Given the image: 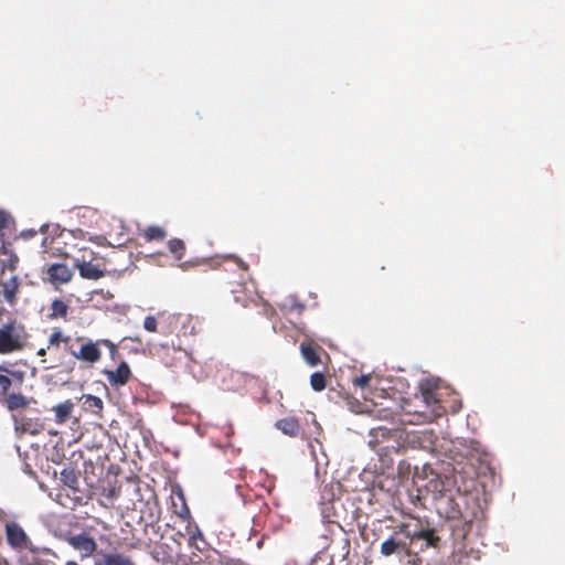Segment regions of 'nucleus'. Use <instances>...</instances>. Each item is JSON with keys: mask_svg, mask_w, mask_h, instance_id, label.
I'll return each mask as SVG.
<instances>
[{"mask_svg": "<svg viewBox=\"0 0 565 565\" xmlns=\"http://www.w3.org/2000/svg\"><path fill=\"white\" fill-rule=\"evenodd\" d=\"M28 334L24 328L15 322L0 327V354L20 351L26 343Z\"/></svg>", "mask_w": 565, "mask_h": 565, "instance_id": "f257e3e1", "label": "nucleus"}, {"mask_svg": "<svg viewBox=\"0 0 565 565\" xmlns=\"http://www.w3.org/2000/svg\"><path fill=\"white\" fill-rule=\"evenodd\" d=\"M6 537L9 546L14 551L39 552L38 545L33 544L22 526L15 522L6 524Z\"/></svg>", "mask_w": 565, "mask_h": 565, "instance_id": "f03ea898", "label": "nucleus"}, {"mask_svg": "<svg viewBox=\"0 0 565 565\" xmlns=\"http://www.w3.org/2000/svg\"><path fill=\"white\" fill-rule=\"evenodd\" d=\"M65 541L79 553L82 559L87 558L97 553V543L92 536L84 532L74 535H68L65 537Z\"/></svg>", "mask_w": 565, "mask_h": 565, "instance_id": "7ed1b4c3", "label": "nucleus"}, {"mask_svg": "<svg viewBox=\"0 0 565 565\" xmlns=\"http://www.w3.org/2000/svg\"><path fill=\"white\" fill-rule=\"evenodd\" d=\"M17 434L38 435L43 429V424L38 418H32L23 413L12 415Z\"/></svg>", "mask_w": 565, "mask_h": 565, "instance_id": "20e7f679", "label": "nucleus"}, {"mask_svg": "<svg viewBox=\"0 0 565 565\" xmlns=\"http://www.w3.org/2000/svg\"><path fill=\"white\" fill-rule=\"evenodd\" d=\"M39 552H29L20 557V565H54L56 554L49 547L38 546Z\"/></svg>", "mask_w": 565, "mask_h": 565, "instance_id": "39448f33", "label": "nucleus"}, {"mask_svg": "<svg viewBox=\"0 0 565 565\" xmlns=\"http://www.w3.org/2000/svg\"><path fill=\"white\" fill-rule=\"evenodd\" d=\"M94 565H136L127 555L117 552L99 551L94 556Z\"/></svg>", "mask_w": 565, "mask_h": 565, "instance_id": "423d86ee", "label": "nucleus"}, {"mask_svg": "<svg viewBox=\"0 0 565 565\" xmlns=\"http://www.w3.org/2000/svg\"><path fill=\"white\" fill-rule=\"evenodd\" d=\"M70 353L75 356L77 360L95 363L97 362L102 352L98 349L97 344L89 341L81 347L78 351L70 349Z\"/></svg>", "mask_w": 565, "mask_h": 565, "instance_id": "0eeeda50", "label": "nucleus"}, {"mask_svg": "<svg viewBox=\"0 0 565 565\" xmlns=\"http://www.w3.org/2000/svg\"><path fill=\"white\" fill-rule=\"evenodd\" d=\"M111 385H125L130 377V369L126 362H121L115 371H105Z\"/></svg>", "mask_w": 565, "mask_h": 565, "instance_id": "6e6552de", "label": "nucleus"}, {"mask_svg": "<svg viewBox=\"0 0 565 565\" xmlns=\"http://www.w3.org/2000/svg\"><path fill=\"white\" fill-rule=\"evenodd\" d=\"M47 275L53 282L64 284L72 278V270L65 264L55 263L49 267Z\"/></svg>", "mask_w": 565, "mask_h": 565, "instance_id": "1a4fd4ad", "label": "nucleus"}, {"mask_svg": "<svg viewBox=\"0 0 565 565\" xmlns=\"http://www.w3.org/2000/svg\"><path fill=\"white\" fill-rule=\"evenodd\" d=\"M76 267L79 275L86 279L97 280L104 276V270L90 262H77Z\"/></svg>", "mask_w": 565, "mask_h": 565, "instance_id": "9d476101", "label": "nucleus"}, {"mask_svg": "<svg viewBox=\"0 0 565 565\" xmlns=\"http://www.w3.org/2000/svg\"><path fill=\"white\" fill-rule=\"evenodd\" d=\"M419 387H420L423 401L425 402V404L427 406H431L437 403L438 399H437L436 395L434 394V390L437 387L436 381L429 380V379L423 380L420 382Z\"/></svg>", "mask_w": 565, "mask_h": 565, "instance_id": "9b49d317", "label": "nucleus"}, {"mask_svg": "<svg viewBox=\"0 0 565 565\" xmlns=\"http://www.w3.org/2000/svg\"><path fill=\"white\" fill-rule=\"evenodd\" d=\"M18 289H19V278L17 276H12L10 279L2 282V295H3L4 300L8 303H10V305L14 303L15 297L18 294Z\"/></svg>", "mask_w": 565, "mask_h": 565, "instance_id": "f8f14e48", "label": "nucleus"}, {"mask_svg": "<svg viewBox=\"0 0 565 565\" xmlns=\"http://www.w3.org/2000/svg\"><path fill=\"white\" fill-rule=\"evenodd\" d=\"M275 426L285 435L296 437L299 434L300 426L296 418L288 417L276 422Z\"/></svg>", "mask_w": 565, "mask_h": 565, "instance_id": "ddd939ff", "label": "nucleus"}, {"mask_svg": "<svg viewBox=\"0 0 565 565\" xmlns=\"http://www.w3.org/2000/svg\"><path fill=\"white\" fill-rule=\"evenodd\" d=\"M82 406L86 412H90L93 414H99L103 409L104 403L103 401L94 396L92 394H83L81 397Z\"/></svg>", "mask_w": 565, "mask_h": 565, "instance_id": "4468645a", "label": "nucleus"}, {"mask_svg": "<svg viewBox=\"0 0 565 565\" xmlns=\"http://www.w3.org/2000/svg\"><path fill=\"white\" fill-rule=\"evenodd\" d=\"M53 409L55 413L56 423L63 424L70 418V416L72 414V409H73V404L70 401H66L64 403H61V404L54 406Z\"/></svg>", "mask_w": 565, "mask_h": 565, "instance_id": "2eb2a0df", "label": "nucleus"}, {"mask_svg": "<svg viewBox=\"0 0 565 565\" xmlns=\"http://www.w3.org/2000/svg\"><path fill=\"white\" fill-rule=\"evenodd\" d=\"M300 352L308 365L316 366L319 364L320 358L316 350L310 344L301 343Z\"/></svg>", "mask_w": 565, "mask_h": 565, "instance_id": "dca6fc26", "label": "nucleus"}, {"mask_svg": "<svg viewBox=\"0 0 565 565\" xmlns=\"http://www.w3.org/2000/svg\"><path fill=\"white\" fill-rule=\"evenodd\" d=\"M7 404L10 411H15L26 407L29 405V399L21 394L13 393L8 396Z\"/></svg>", "mask_w": 565, "mask_h": 565, "instance_id": "f3484780", "label": "nucleus"}, {"mask_svg": "<svg viewBox=\"0 0 565 565\" xmlns=\"http://www.w3.org/2000/svg\"><path fill=\"white\" fill-rule=\"evenodd\" d=\"M51 309V318H64L67 315L68 307L64 301L54 299L52 301Z\"/></svg>", "mask_w": 565, "mask_h": 565, "instance_id": "a211bd4d", "label": "nucleus"}, {"mask_svg": "<svg viewBox=\"0 0 565 565\" xmlns=\"http://www.w3.org/2000/svg\"><path fill=\"white\" fill-rule=\"evenodd\" d=\"M61 480L71 489H75L78 482V478L72 469H63L61 472Z\"/></svg>", "mask_w": 565, "mask_h": 565, "instance_id": "6ab92c4d", "label": "nucleus"}, {"mask_svg": "<svg viewBox=\"0 0 565 565\" xmlns=\"http://www.w3.org/2000/svg\"><path fill=\"white\" fill-rule=\"evenodd\" d=\"M166 231L162 227L156 225L149 226L145 232V237L148 241H161L166 237Z\"/></svg>", "mask_w": 565, "mask_h": 565, "instance_id": "aec40b11", "label": "nucleus"}, {"mask_svg": "<svg viewBox=\"0 0 565 565\" xmlns=\"http://www.w3.org/2000/svg\"><path fill=\"white\" fill-rule=\"evenodd\" d=\"M310 385L313 391L320 392L326 387V376L321 372H315L310 376Z\"/></svg>", "mask_w": 565, "mask_h": 565, "instance_id": "412c9836", "label": "nucleus"}, {"mask_svg": "<svg viewBox=\"0 0 565 565\" xmlns=\"http://www.w3.org/2000/svg\"><path fill=\"white\" fill-rule=\"evenodd\" d=\"M398 547H399V543L394 537H390L388 540H386L382 543L381 553L384 556H391L392 554L396 553Z\"/></svg>", "mask_w": 565, "mask_h": 565, "instance_id": "4be33fe9", "label": "nucleus"}, {"mask_svg": "<svg viewBox=\"0 0 565 565\" xmlns=\"http://www.w3.org/2000/svg\"><path fill=\"white\" fill-rule=\"evenodd\" d=\"M169 250L175 254L177 260L182 258V252L184 250V243L179 238H172L168 242Z\"/></svg>", "mask_w": 565, "mask_h": 565, "instance_id": "5701e85b", "label": "nucleus"}, {"mask_svg": "<svg viewBox=\"0 0 565 565\" xmlns=\"http://www.w3.org/2000/svg\"><path fill=\"white\" fill-rule=\"evenodd\" d=\"M157 319L153 316H147L143 321V328L148 332H156L157 331Z\"/></svg>", "mask_w": 565, "mask_h": 565, "instance_id": "b1692460", "label": "nucleus"}, {"mask_svg": "<svg viewBox=\"0 0 565 565\" xmlns=\"http://www.w3.org/2000/svg\"><path fill=\"white\" fill-rule=\"evenodd\" d=\"M371 381V374H362L361 376L356 377L353 383L355 386L361 388H366L370 385Z\"/></svg>", "mask_w": 565, "mask_h": 565, "instance_id": "393cba45", "label": "nucleus"}, {"mask_svg": "<svg viewBox=\"0 0 565 565\" xmlns=\"http://www.w3.org/2000/svg\"><path fill=\"white\" fill-rule=\"evenodd\" d=\"M61 340H67V338H64L61 331H55L50 335L49 344L57 345Z\"/></svg>", "mask_w": 565, "mask_h": 565, "instance_id": "a878e982", "label": "nucleus"}, {"mask_svg": "<svg viewBox=\"0 0 565 565\" xmlns=\"http://www.w3.org/2000/svg\"><path fill=\"white\" fill-rule=\"evenodd\" d=\"M9 222L10 215L7 212L0 210V231L8 227Z\"/></svg>", "mask_w": 565, "mask_h": 565, "instance_id": "bb28decb", "label": "nucleus"}, {"mask_svg": "<svg viewBox=\"0 0 565 565\" xmlns=\"http://www.w3.org/2000/svg\"><path fill=\"white\" fill-rule=\"evenodd\" d=\"M11 385L12 381L7 375L0 374V388L7 391Z\"/></svg>", "mask_w": 565, "mask_h": 565, "instance_id": "cd10ccee", "label": "nucleus"}, {"mask_svg": "<svg viewBox=\"0 0 565 565\" xmlns=\"http://www.w3.org/2000/svg\"><path fill=\"white\" fill-rule=\"evenodd\" d=\"M285 307L289 310V311H294V310H298V312H301L302 309H303V305L298 302L297 300H291V303L290 305H285Z\"/></svg>", "mask_w": 565, "mask_h": 565, "instance_id": "c85d7f7f", "label": "nucleus"}, {"mask_svg": "<svg viewBox=\"0 0 565 565\" xmlns=\"http://www.w3.org/2000/svg\"><path fill=\"white\" fill-rule=\"evenodd\" d=\"M35 235H36V231L33 228L24 230L20 233V237H22L24 239H30V238L34 237Z\"/></svg>", "mask_w": 565, "mask_h": 565, "instance_id": "c756f323", "label": "nucleus"}, {"mask_svg": "<svg viewBox=\"0 0 565 565\" xmlns=\"http://www.w3.org/2000/svg\"><path fill=\"white\" fill-rule=\"evenodd\" d=\"M190 540H191V541H194V540H203V534H202V532H201L199 529H196V531H195V532H193V533L191 534Z\"/></svg>", "mask_w": 565, "mask_h": 565, "instance_id": "7c9ffc66", "label": "nucleus"}, {"mask_svg": "<svg viewBox=\"0 0 565 565\" xmlns=\"http://www.w3.org/2000/svg\"><path fill=\"white\" fill-rule=\"evenodd\" d=\"M311 454H312V457L315 458L316 462H317V466L320 465V461L317 457V454H316V450H315V447L311 445Z\"/></svg>", "mask_w": 565, "mask_h": 565, "instance_id": "2f4dec72", "label": "nucleus"}, {"mask_svg": "<svg viewBox=\"0 0 565 565\" xmlns=\"http://www.w3.org/2000/svg\"><path fill=\"white\" fill-rule=\"evenodd\" d=\"M47 228H49V225H47V224H43V225L40 227V232H41V233H46Z\"/></svg>", "mask_w": 565, "mask_h": 565, "instance_id": "473e14b6", "label": "nucleus"}, {"mask_svg": "<svg viewBox=\"0 0 565 565\" xmlns=\"http://www.w3.org/2000/svg\"><path fill=\"white\" fill-rule=\"evenodd\" d=\"M38 354H39V355H44V354H45V349H40V350L38 351Z\"/></svg>", "mask_w": 565, "mask_h": 565, "instance_id": "72a5a7b5", "label": "nucleus"}, {"mask_svg": "<svg viewBox=\"0 0 565 565\" xmlns=\"http://www.w3.org/2000/svg\"><path fill=\"white\" fill-rule=\"evenodd\" d=\"M66 565H78L75 561H68L66 562Z\"/></svg>", "mask_w": 565, "mask_h": 565, "instance_id": "f704fd0d", "label": "nucleus"}, {"mask_svg": "<svg viewBox=\"0 0 565 565\" xmlns=\"http://www.w3.org/2000/svg\"><path fill=\"white\" fill-rule=\"evenodd\" d=\"M322 457L324 458V462L323 463L327 466L328 465V459H327V456H326V454L323 451H322Z\"/></svg>", "mask_w": 565, "mask_h": 565, "instance_id": "c9c22d12", "label": "nucleus"}, {"mask_svg": "<svg viewBox=\"0 0 565 565\" xmlns=\"http://www.w3.org/2000/svg\"><path fill=\"white\" fill-rule=\"evenodd\" d=\"M47 238H44L42 245L45 246Z\"/></svg>", "mask_w": 565, "mask_h": 565, "instance_id": "e433bc0d", "label": "nucleus"}, {"mask_svg": "<svg viewBox=\"0 0 565 565\" xmlns=\"http://www.w3.org/2000/svg\"><path fill=\"white\" fill-rule=\"evenodd\" d=\"M0 565H3V564L0 562Z\"/></svg>", "mask_w": 565, "mask_h": 565, "instance_id": "4c0bfd02", "label": "nucleus"}]
</instances>
